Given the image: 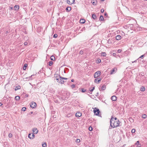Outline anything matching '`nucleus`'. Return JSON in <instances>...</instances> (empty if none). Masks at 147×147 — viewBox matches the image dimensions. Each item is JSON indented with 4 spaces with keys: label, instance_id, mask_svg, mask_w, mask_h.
<instances>
[{
    "label": "nucleus",
    "instance_id": "1",
    "mask_svg": "<svg viewBox=\"0 0 147 147\" xmlns=\"http://www.w3.org/2000/svg\"><path fill=\"white\" fill-rule=\"evenodd\" d=\"M60 78H57L56 80H57V82L60 83L61 84H63L65 81L63 80V79L67 80V78H64L59 76Z\"/></svg>",
    "mask_w": 147,
    "mask_h": 147
},
{
    "label": "nucleus",
    "instance_id": "2",
    "mask_svg": "<svg viewBox=\"0 0 147 147\" xmlns=\"http://www.w3.org/2000/svg\"><path fill=\"white\" fill-rule=\"evenodd\" d=\"M94 112L95 114L96 115H98L100 111L98 109L95 108L94 110Z\"/></svg>",
    "mask_w": 147,
    "mask_h": 147
},
{
    "label": "nucleus",
    "instance_id": "3",
    "mask_svg": "<svg viewBox=\"0 0 147 147\" xmlns=\"http://www.w3.org/2000/svg\"><path fill=\"white\" fill-rule=\"evenodd\" d=\"M100 71H97L95 74L94 75V78H96L98 77L100 75Z\"/></svg>",
    "mask_w": 147,
    "mask_h": 147
},
{
    "label": "nucleus",
    "instance_id": "4",
    "mask_svg": "<svg viewBox=\"0 0 147 147\" xmlns=\"http://www.w3.org/2000/svg\"><path fill=\"white\" fill-rule=\"evenodd\" d=\"M36 105V104L35 102H32L31 103V105H30V107L32 109H33L35 108Z\"/></svg>",
    "mask_w": 147,
    "mask_h": 147
},
{
    "label": "nucleus",
    "instance_id": "5",
    "mask_svg": "<svg viewBox=\"0 0 147 147\" xmlns=\"http://www.w3.org/2000/svg\"><path fill=\"white\" fill-rule=\"evenodd\" d=\"M114 121H115L114 120V118H113V116H112L110 120V126H111L112 125H113V123H114Z\"/></svg>",
    "mask_w": 147,
    "mask_h": 147
},
{
    "label": "nucleus",
    "instance_id": "6",
    "mask_svg": "<svg viewBox=\"0 0 147 147\" xmlns=\"http://www.w3.org/2000/svg\"><path fill=\"white\" fill-rule=\"evenodd\" d=\"M75 0H67V3L69 5H71L74 3Z\"/></svg>",
    "mask_w": 147,
    "mask_h": 147
},
{
    "label": "nucleus",
    "instance_id": "7",
    "mask_svg": "<svg viewBox=\"0 0 147 147\" xmlns=\"http://www.w3.org/2000/svg\"><path fill=\"white\" fill-rule=\"evenodd\" d=\"M113 128L118 126V124H117L116 122L115 121L114 122V123H113V125H112L111 126Z\"/></svg>",
    "mask_w": 147,
    "mask_h": 147
},
{
    "label": "nucleus",
    "instance_id": "8",
    "mask_svg": "<svg viewBox=\"0 0 147 147\" xmlns=\"http://www.w3.org/2000/svg\"><path fill=\"white\" fill-rule=\"evenodd\" d=\"M33 132L34 134H37L38 132V130L36 128H34L33 129Z\"/></svg>",
    "mask_w": 147,
    "mask_h": 147
},
{
    "label": "nucleus",
    "instance_id": "9",
    "mask_svg": "<svg viewBox=\"0 0 147 147\" xmlns=\"http://www.w3.org/2000/svg\"><path fill=\"white\" fill-rule=\"evenodd\" d=\"M101 79L98 80V78H96L94 80V82L97 84H99L101 81Z\"/></svg>",
    "mask_w": 147,
    "mask_h": 147
},
{
    "label": "nucleus",
    "instance_id": "10",
    "mask_svg": "<svg viewBox=\"0 0 147 147\" xmlns=\"http://www.w3.org/2000/svg\"><path fill=\"white\" fill-rule=\"evenodd\" d=\"M116 39L117 40H119L122 37L120 35H118L115 37Z\"/></svg>",
    "mask_w": 147,
    "mask_h": 147
},
{
    "label": "nucleus",
    "instance_id": "11",
    "mask_svg": "<svg viewBox=\"0 0 147 147\" xmlns=\"http://www.w3.org/2000/svg\"><path fill=\"white\" fill-rule=\"evenodd\" d=\"M117 69L115 67L113 68V69H112L111 70V74H113L115 73V70H117Z\"/></svg>",
    "mask_w": 147,
    "mask_h": 147
},
{
    "label": "nucleus",
    "instance_id": "12",
    "mask_svg": "<svg viewBox=\"0 0 147 147\" xmlns=\"http://www.w3.org/2000/svg\"><path fill=\"white\" fill-rule=\"evenodd\" d=\"M82 115V114L80 112L77 113L76 114V117H79L81 116Z\"/></svg>",
    "mask_w": 147,
    "mask_h": 147
},
{
    "label": "nucleus",
    "instance_id": "13",
    "mask_svg": "<svg viewBox=\"0 0 147 147\" xmlns=\"http://www.w3.org/2000/svg\"><path fill=\"white\" fill-rule=\"evenodd\" d=\"M111 99L113 101H115L117 99V97L115 96H113L111 97Z\"/></svg>",
    "mask_w": 147,
    "mask_h": 147
},
{
    "label": "nucleus",
    "instance_id": "14",
    "mask_svg": "<svg viewBox=\"0 0 147 147\" xmlns=\"http://www.w3.org/2000/svg\"><path fill=\"white\" fill-rule=\"evenodd\" d=\"M97 2L96 0H93L92 1V3L94 5H96V4Z\"/></svg>",
    "mask_w": 147,
    "mask_h": 147
},
{
    "label": "nucleus",
    "instance_id": "15",
    "mask_svg": "<svg viewBox=\"0 0 147 147\" xmlns=\"http://www.w3.org/2000/svg\"><path fill=\"white\" fill-rule=\"evenodd\" d=\"M85 22V20L84 19H80V23L84 24Z\"/></svg>",
    "mask_w": 147,
    "mask_h": 147
},
{
    "label": "nucleus",
    "instance_id": "16",
    "mask_svg": "<svg viewBox=\"0 0 147 147\" xmlns=\"http://www.w3.org/2000/svg\"><path fill=\"white\" fill-rule=\"evenodd\" d=\"M106 86L104 84L102 86L101 88V90H104L106 89Z\"/></svg>",
    "mask_w": 147,
    "mask_h": 147
},
{
    "label": "nucleus",
    "instance_id": "17",
    "mask_svg": "<svg viewBox=\"0 0 147 147\" xmlns=\"http://www.w3.org/2000/svg\"><path fill=\"white\" fill-rule=\"evenodd\" d=\"M71 7H68L66 9V11H67L68 12L70 11H71Z\"/></svg>",
    "mask_w": 147,
    "mask_h": 147
},
{
    "label": "nucleus",
    "instance_id": "18",
    "mask_svg": "<svg viewBox=\"0 0 147 147\" xmlns=\"http://www.w3.org/2000/svg\"><path fill=\"white\" fill-rule=\"evenodd\" d=\"M32 76V75L31 76V77H27V78H24V80L25 81H27V80H30V79L31 78V77Z\"/></svg>",
    "mask_w": 147,
    "mask_h": 147
},
{
    "label": "nucleus",
    "instance_id": "19",
    "mask_svg": "<svg viewBox=\"0 0 147 147\" xmlns=\"http://www.w3.org/2000/svg\"><path fill=\"white\" fill-rule=\"evenodd\" d=\"M20 88H21L20 86L18 85L16 87L15 90H18L20 89Z\"/></svg>",
    "mask_w": 147,
    "mask_h": 147
},
{
    "label": "nucleus",
    "instance_id": "20",
    "mask_svg": "<svg viewBox=\"0 0 147 147\" xmlns=\"http://www.w3.org/2000/svg\"><path fill=\"white\" fill-rule=\"evenodd\" d=\"M140 90L143 92L145 91V88L144 86H142L140 88Z\"/></svg>",
    "mask_w": 147,
    "mask_h": 147
},
{
    "label": "nucleus",
    "instance_id": "21",
    "mask_svg": "<svg viewBox=\"0 0 147 147\" xmlns=\"http://www.w3.org/2000/svg\"><path fill=\"white\" fill-rule=\"evenodd\" d=\"M27 66V64L26 63L25 64L23 67V69L25 70L26 69V67Z\"/></svg>",
    "mask_w": 147,
    "mask_h": 147
},
{
    "label": "nucleus",
    "instance_id": "22",
    "mask_svg": "<svg viewBox=\"0 0 147 147\" xmlns=\"http://www.w3.org/2000/svg\"><path fill=\"white\" fill-rule=\"evenodd\" d=\"M15 10H18L19 9V6L18 5H15L14 6Z\"/></svg>",
    "mask_w": 147,
    "mask_h": 147
},
{
    "label": "nucleus",
    "instance_id": "23",
    "mask_svg": "<svg viewBox=\"0 0 147 147\" xmlns=\"http://www.w3.org/2000/svg\"><path fill=\"white\" fill-rule=\"evenodd\" d=\"M92 18L94 20H95L96 18V16L95 14H92Z\"/></svg>",
    "mask_w": 147,
    "mask_h": 147
},
{
    "label": "nucleus",
    "instance_id": "24",
    "mask_svg": "<svg viewBox=\"0 0 147 147\" xmlns=\"http://www.w3.org/2000/svg\"><path fill=\"white\" fill-rule=\"evenodd\" d=\"M106 53L103 52H102L101 53V56L105 57L106 56Z\"/></svg>",
    "mask_w": 147,
    "mask_h": 147
},
{
    "label": "nucleus",
    "instance_id": "25",
    "mask_svg": "<svg viewBox=\"0 0 147 147\" xmlns=\"http://www.w3.org/2000/svg\"><path fill=\"white\" fill-rule=\"evenodd\" d=\"M104 19L103 17L101 15L99 18V20H100L102 21Z\"/></svg>",
    "mask_w": 147,
    "mask_h": 147
},
{
    "label": "nucleus",
    "instance_id": "26",
    "mask_svg": "<svg viewBox=\"0 0 147 147\" xmlns=\"http://www.w3.org/2000/svg\"><path fill=\"white\" fill-rule=\"evenodd\" d=\"M15 98L16 100L18 101L20 100V97L19 96H17L15 97Z\"/></svg>",
    "mask_w": 147,
    "mask_h": 147
},
{
    "label": "nucleus",
    "instance_id": "27",
    "mask_svg": "<svg viewBox=\"0 0 147 147\" xmlns=\"http://www.w3.org/2000/svg\"><path fill=\"white\" fill-rule=\"evenodd\" d=\"M55 59V58L52 55L51 57V60H54Z\"/></svg>",
    "mask_w": 147,
    "mask_h": 147
},
{
    "label": "nucleus",
    "instance_id": "28",
    "mask_svg": "<svg viewBox=\"0 0 147 147\" xmlns=\"http://www.w3.org/2000/svg\"><path fill=\"white\" fill-rule=\"evenodd\" d=\"M42 146L43 147H47V145L46 143H44L42 144Z\"/></svg>",
    "mask_w": 147,
    "mask_h": 147
},
{
    "label": "nucleus",
    "instance_id": "29",
    "mask_svg": "<svg viewBox=\"0 0 147 147\" xmlns=\"http://www.w3.org/2000/svg\"><path fill=\"white\" fill-rule=\"evenodd\" d=\"M147 116L146 114H144L142 116V117L144 119H146L147 117Z\"/></svg>",
    "mask_w": 147,
    "mask_h": 147
},
{
    "label": "nucleus",
    "instance_id": "30",
    "mask_svg": "<svg viewBox=\"0 0 147 147\" xmlns=\"http://www.w3.org/2000/svg\"><path fill=\"white\" fill-rule=\"evenodd\" d=\"M49 65L51 66L53 64V62L52 61H50L49 62Z\"/></svg>",
    "mask_w": 147,
    "mask_h": 147
},
{
    "label": "nucleus",
    "instance_id": "31",
    "mask_svg": "<svg viewBox=\"0 0 147 147\" xmlns=\"http://www.w3.org/2000/svg\"><path fill=\"white\" fill-rule=\"evenodd\" d=\"M135 131H136L135 129H133L131 130V132L133 134V133H134L135 132Z\"/></svg>",
    "mask_w": 147,
    "mask_h": 147
},
{
    "label": "nucleus",
    "instance_id": "32",
    "mask_svg": "<svg viewBox=\"0 0 147 147\" xmlns=\"http://www.w3.org/2000/svg\"><path fill=\"white\" fill-rule=\"evenodd\" d=\"M26 107H23L22 108V111H26Z\"/></svg>",
    "mask_w": 147,
    "mask_h": 147
},
{
    "label": "nucleus",
    "instance_id": "33",
    "mask_svg": "<svg viewBox=\"0 0 147 147\" xmlns=\"http://www.w3.org/2000/svg\"><path fill=\"white\" fill-rule=\"evenodd\" d=\"M8 136L10 138H11L13 136V135L11 134L10 133L9 134Z\"/></svg>",
    "mask_w": 147,
    "mask_h": 147
},
{
    "label": "nucleus",
    "instance_id": "34",
    "mask_svg": "<svg viewBox=\"0 0 147 147\" xmlns=\"http://www.w3.org/2000/svg\"><path fill=\"white\" fill-rule=\"evenodd\" d=\"M117 124H118V126H119L120 124V121L119 120H117V121H116Z\"/></svg>",
    "mask_w": 147,
    "mask_h": 147
},
{
    "label": "nucleus",
    "instance_id": "35",
    "mask_svg": "<svg viewBox=\"0 0 147 147\" xmlns=\"http://www.w3.org/2000/svg\"><path fill=\"white\" fill-rule=\"evenodd\" d=\"M57 37V34H55L53 36V37L56 38Z\"/></svg>",
    "mask_w": 147,
    "mask_h": 147
},
{
    "label": "nucleus",
    "instance_id": "36",
    "mask_svg": "<svg viewBox=\"0 0 147 147\" xmlns=\"http://www.w3.org/2000/svg\"><path fill=\"white\" fill-rule=\"evenodd\" d=\"M83 53L84 52L82 50H81L80 52V53L81 55L83 54Z\"/></svg>",
    "mask_w": 147,
    "mask_h": 147
},
{
    "label": "nucleus",
    "instance_id": "37",
    "mask_svg": "<svg viewBox=\"0 0 147 147\" xmlns=\"http://www.w3.org/2000/svg\"><path fill=\"white\" fill-rule=\"evenodd\" d=\"M89 129L90 131H92V128L91 127H90L89 128Z\"/></svg>",
    "mask_w": 147,
    "mask_h": 147
},
{
    "label": "nucleus",
    "instance_id": "38",
    "mask_svg": "<svg viewBox=\"0 0 147 147\" xmlns=\"http://www.w3.org/2000/svg\"><path fill=\"white\" fill-rule=\"evenodd\" d=\"M76 142L77 143H78L80 142V140L79 139H77Z\"/></svg>",
    "mask_w": 147,
    "mask_h": 147
},
{
    "label": "nucleus",
    "instance_id": "39",
    "mask_svg": "<svg viewBox=\"0 0 147 147\" xmlns=\"http://www.w3.org/2000/svg\"><path fill=\"white\" fill-rule=\"evenodd\" d=\"M86 91V90L82 88V92H84Z\"/></svg>",
    "mask_w": 147,
    "mask_h": 147
},
{
    "label": "nucleus",
    "instance_id": "40",
    "mask_svg": "<svg viewBox=\"0 0 147 147\" xmlns=\"http://www.w3.org/2000/svg\"><path fill=\"white\" fill-rule=\"evenodd\" d=\"M71 87L72 88H74L75 87V85H74V84H73V85H71Z\"/></svg>",
    "mask_w": 147,
    "mask_h": 147
},
{
    "label": "nucleus",
    "instance_id": "41",
    "mask_svg": "<svg viewBox=\"0 0 147 147\" xmlns=\"http://www.w3.org/2000/svg\"><path fill=\"white\" fill-rule=\"evenodd\" d=\"M94 88H95V87H93L92 89L90 90V92H92L93 91V90H94Z\"/></svg>",
    "mask_w": 147,
    "mask_h": 147
},
{
    "label": "nucleus",
    "instance_id": "42",
    "mask_svg": "<svg viewBox=\"0 0 147 147\" xmlns=\"http://www.w3.org/2000/svg\"><path fill=\"white\" fill-rule=\"evenodd\" d=\"M101 13H103L104 11V9H101Z\"/></svg>",
    "mask_w": 147,
    "mask_h": 147
},
{
    "label": "nucleus",
    "instance_id": "43",
    "mask_svg": "<svg viewBox=\"0 0 147 147\" xmlns=\"http://www.w3.org/2000/svg\"><path fill=\"white\" fill-rule=\"evenodd\" d=\"M144 55H141L140 57L139 58H141L142 59H143L144 57Z\"/></svg>",
    "mask_w": 147,
    "mask_h": 147
},
{
    "label": "nucleus",
    "instance_id": "44",
    "mask_svg": "<svg viewBox=\"0 0 147 147\" xmlns=\"http://www.w3.org/2000/svg\"><path fill=\"white\" fill-rule=\"evenodd\" d=\"M30 136H31V134H29V135H28V137H29L30 138V139L32 138V137H30Z\"/></svg>",
    "mask_w": 147,
    "mask_h": 147
},
{
    "label": "nucleus",
    "instance_id": "45",
    "mask_svg": "<svg viewBox=\"0 0 147 147\" xmlns=\"http://www.w3.org/2000/svg\"><path fill=\"white\" fill-rule=\"evenodd\" d=\"M121 49H119L118 50V53H120L121 52Z\"/></svg>",
    "mask_w": 147,
    "mask_h": 147
},
{
    "label": "nucleus",
    "instance_id": "46",
    "mask_svg": "<svg viewBox=\"0 0 147 147\" xmlns=\"http://www.w3.org/2000/svg\"><path fill=\"white\" fill-rule=\"evenodd\" d=\"M24 45H28V42H25L24 43Z\"/></svg>",
    "mask_w": 147,
    "mask_h": 147
},
{
    "label": "nucleus",
    "instance_id": "47",
    "mask_svg": "<svg viewBox=\"0 0 147 147\" xmlns=\"http://www.w3.org/2000/svg\"><path fill=\"white\" fill-rule=\"evenodd\" d=\"M117 120H118L117 119V118L116 117H115V118H114V120H115V121H117Z\"/></svg>",
    "mask_w": 147,
    "mask_h": 147
},
{
    "label": "nucleus",
    "instance_id": "48",
    "mask_svg": "<svg viewBox=\"0 0 147 147\" xmlns=\"http://www.w3.org/2000/svg\"><path fill=\"white\" fill-rule=\"evenodd\" d=\"M98 63H100L101 62V60L100 59L98 60Z\"/></svg>",
    "mask_w": 147,
    "mask_h": 147
},
{
    "label": "nucleus",
    "instance_id": "49",
    "mask_svg": "<svg viewBox=\"0 0 147 147\" xmlns=\"http://www.w3.org/2000/svg\"><path fill=\"white\" fill-rule=\"evenodd\" d=\"M136 61H137V60H135V61H132V63H135V62H136Z\"/></svg>",
    "mask_w": 147,
    "mask_h": 147
},
{
    "label": "nucleus",
    "instance_id": "50",
    "mask_svg": "<svg viewBox=\"0 0 147 147\" xmlns=\"http://www.w3.org/2000/svg\"><path fill=\"white\" fill-rule=\"evenodd\" d=\"M139 141H137L136 142V145L137 144H139Z\"/></svg>",
    "mask_w": 147,
    "mask_h": 147
},
{
    "label": "nucleus",
    "instance_id": "51",
    "mask_svg": "<svg viewBox=\"0 0 147 147\" xmlns=\"http://www.w3.org/2000/svg\"><path fill=\"white\" fill-rule=\"evenodd\" d=\"M138 146L139 147H140L141 146V144H138Z\"/></svg>",
    "mask_w": 147,
    "mask_h": 147
},
{
    "label": "nucleus",
    "instance_id": "52",
    "mask_svg": "<svg viewBox=\"0 0 147 147\" xmlns=\"http://www.w3.org/2000/svg\"><path fill=\"white\" fill-rule=\"evenodd\" d=\"M9 32H8V31H7L6 32H5V34H7Z\"/></svg>",
    "mask_w": 147,
    "mask_h": 147
},
{
    "label": "nucleus",
    "instance_id": "53",
    "mask_svg": "<svg viewBox=\"0 0 147 147\" xmlns=\"http://www.w3.org/2000/svg\"><path fill=\"white\" fill-rule=\"evenodd\" d=\"M71 81V82H73L74 81V79H72Z\"/></svg>",
    "mask_w": 147,
    "mask_h": 147
},
{
    "label": "nucleus",
    "instance_id": "54",
    "mask_svg": "<svg viewBox=\"0 0 147 147\" xmlns=\"http://www.w3.org/2000/svg\"><path fill=\"white\" fill-rule=\"evenodd\" d=\"M32 136H33V137L34 138L35 136V135L34 134H32Z\"/></svg>",
    "mask_w": 147,
    "mask_h": 147
},
{
    "label": "nucleus",
    "instance_id": "55",
    "mask_svg": "<svg viewBox=\"0 0 147 147\" xmlns=\"http://www.w3.org/2000/svg\"><path fill=\"white\" fill-rule=\"evenodd\" d=\"M98 93H97L96 94V96H98Z\"/></svg>",
    "mask_w": 147,
    "mask_h": 147
},
{
    "label": "nucleus",
    "instance_id": "56",
    "mask_svg": "<svg viewBox=\"0 0 147 147\" xmlns=\"http://www.w3.org/2000/svg\"><path fill=\"white\" fill-rule=\"evenodd\" d=\"M26 97H28V95L27 94H26Z\"/></svg>",
    "mask_w": 147,
    "mask_h": 147
},
{
    "label": "nucleus",
    "instance_id": "57",
    "mask_svg": "<svg viewBox=\"0 0 147 147\" xmlns=\"http://www.w3.org/2000/svg\"><path fill=\"white\" fill-rule=\"evenodd\" d=\"M2 105V104L1 102H0V106H1Z\"/></svg>",
    "mask_w": 147,
    "mask_h": 147
},
{
    "label": "nucleus",
    "instance_id": "58",
    "mask_svg": "<svg viewBox=\"0 0 147 147\" xmlns=\"http://www.w3.org/2000/svg\"><path fill=\"white\" fill-rule=\"evenodd\" d=\"M104 15L105 16H106L107 15V14L106 13H105Z\"/></svg>",
    "mask_w": 147,
    "mask_h": 147
},
{
    "label": "nucleus",
    "instance_id": "59",
    "mask_svg": "<svg viewBox=\"0 0 147 147\" xmlns=\"http://www.w3.org/2000/svg\"><path fill=\"white\" fill-rule=\"evenodd\" d=\"M10 9H12V7H10Z\"/></svg>",
    "mask_w": 147,
    "mask_h": 147
},
{
    "label": "nucleus",
    "instance_id": "60",
    "mask_svg": "<svg viewBox=\"0 0 147 147\" xmlns=\"http://www.w3.org/2000/svg\"><path fill=\"white\" fill-rule=\"evenodd\" d=\"M115 54L114 53H113V55H115Z\"/></svg>",
    "mask_w": 147,
    "mask_h": 147
},
{
    "label": "nucleus",
    "instance_id": "61",
    "mask_svg": "<svg viewBox=\"0 0 147 147\" xmlns=\"http://www.w3.org/2000/svg\"><path fill=\"white\" fill-rule=\"evenodd\" d=\"M101 1H104L105 0H101Z\"/></svg>",
    "mask_w": 147,
    "mask_h": 147
},
{
    "label": "nucleus",
    "instance_id": "62",
    "mask_svg": "<svg viewBox=\"0 0 147 147\" xmlns=\"http://www.w3.org/2000/svg\"><path fill=\"white\" fill-rule=\"evenodd\" d=\"M32 113H33L32 112H31V113H32Z\"/></svg>",
    "mask_w": 147,
    "mask_h": 147
},
{
    "label": "nucleus",
    "instance_id": "63",
    "mask_svg": "<svg viewBox=\"0 0 147 147\" xmlns=\"http://www.w3.org/2000/svg\"><path fill=\"white\" fill-rule=\"evenodd\" d=\"M146 1H147V0H145Z\"/></svg>",
    "mask_w": 147,
    "mask_h": 147
}]
</instances>
